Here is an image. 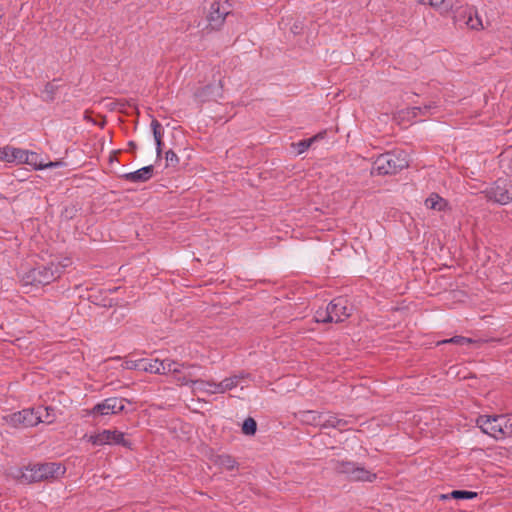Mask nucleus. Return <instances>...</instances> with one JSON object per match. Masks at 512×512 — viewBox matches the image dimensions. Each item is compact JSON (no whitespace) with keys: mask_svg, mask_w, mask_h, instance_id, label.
<instances>
[{"mask_svg":"<svg viewBox=\"0 0 512 512\" xmlns=\"http://www.w3.org/2000/svg\"><path fill=\"white\" fill-rule=\"evenodd\" d=\"M257 431V423L252 417H248L242 424V432L247 436L255 435Z\"/></svg>","mask_w":512,"mask_h":512,"instance_id":"nucleus-26","label":"nucleus"},{"mask_svg":"<svg viewBox=\"0 0 512 512\" xmlns=\"http://www.w3.org/2000/svg\"><path fill=\"white\" fill-rule=\"evenodd\" d=\"M319 136L316 135L312 138H309V139H304V140H301L299 141L298 143L296 144H293V146H295L297 148V153L298 154H302L304 153L305 151H307L309 149V147L312 145V143L318 138Z\"/></svg>","mask_w":512,"mask_h":512,"instance_id":"nucleus-32","label":"nucleus"},{"mask_svg":"<svg viewBox=\"0 0 512 512\" xmlns=\"http://www.w3.org/2000/svg\"><path fill=\"white\" fill-rule=\"evenodd\" d=\"M475 342L476 341L473 340L472 338H468V337H464V336H454L452 338L439 341L437 343V345H441V344H455V345H459V346H464V345L472 344V343H475Z\"/></svg>","mask_w":512,"mask_h":512,"instance_id":"nucleus-24","label":"nucleus"},{"mask_svg":"<svg viewBox=\"0 0 512 512\" xmlns=\"http://www.w3.org/2000/svg\"><path fill=\"white\" fill-rule=\"evenodd\" d=\"M466 24L471 28V29H479L480 27H483L482 26V21L481 19L478 17L477 13L475 14V17H473L471 14L469 15L467 21H466Z\"/></svg>","mask_w":512,"mask_h":512,"instance_id":"nucleus-35","label":"nucleus"},{"mask_svg":"<svg viewBox=\"0 0 512 512\" xmlns=\"http://www.w3.org/2000/svg\"><path fill=\"white\" fill-rule=\"evenodd\" d=\"M489 201L506 205L512 202V184L506 179H498L493 186L485 190Z\"/></svg>","mask_w":512,"mask_h":512,"instance_id":"nucleus-7","label":"nucleus"},{"mask_svg":"<svg viewBox=\"0 0 512 512\" xmlns=\"http://www.w3.org/2000/svg\"><path fill=\"white\" fill-rule=\"evenodd\" d=\"M29 158L25 161L26 164L34 166L35 169L52 168L61 165V162H49L47 164L38 163V154L35 152L28 151Z\"/></svg>","mask_w":512,"mask_h":512,"instance_id":"nucleus-21","label":"nucleus"},{"mask_svg":"<svg viewBox=\"0 0 512 512\" xmlns=\"http://www.w3.org/2000/svg\"><path fill=\"white\" fill-rule=\"evenodd\" d=\"M409 166L408 155L402 150L386 152L373 162L371 174L392 175Z\"/></svg>","mask_w":512,"mask_h":512,"instance_id":"nucleus-2","label":"nucleus"},{"mask_svg":"<svg viewBox=\"0 0 512 512\" xmlns=\"http://www.w3.org/2000/svg\"><path fill=\"white\" fill-rule=\"evenodd\" d=\"M347 302V299L337 297L327 305L328 310L332 312L331 316H333L334 322H342L350 316Z\"/></svg>","mask_w":512,"mask_h":512,"instance_id":"nucleus-12","label":"nucleus"},{"mask_svg":"<svg viewBox=\"0 0 512 512\" xmlns=\"http://www.w3.org/2000/svg\"><path fill=\"white\" fill-rule=\"evenodd\" d=\"M60 269L53 263L49 266H38L31 269L24 277L26 284L47 285L60 276Z\"/></svg>","mask_w":512,"mask_h":512,"instance_id":"nucleus-6","label":"nucleus"},{"mask_svg":"<svg viewBox=\"0 0 512 512\" xmlns=\"http://www.w3.org/2000/svg\"><path fill=\"white\" fill-rule=\"evenodd\" d=\"M212 461L216 466L226 470H233L238 467L236 459L228 454L215 455Z\"/></svg>","mask_w":512,"mask_h":512,"instance_id":"nucleus-17","label":"nucleus"},{"mask_svg":"<svg viewBox=\"0 0 512 512\" xmlns=\"http://www.w3.org/2000/svg\"><path fill=\"white\" fill-rule=\"evenodd\" d=\"M128 146L130 148V151H132V152H135V150L137 149V144L134 141H130L128 143Z\"/></svg>","mask_w":512,"mask_h":512,"instance_id":"nucleus-38","label":"nucleus"},{"mask_svg":"<svg viewBox=\"0 0 512 512\" xmlns=\"http://www.w3.org/2000/svg\"><path fill=\"white\" fill-rule=\"evenodd\" d=\"M125 408L124 399L121 398H107L102 403L93 407L91 413L99 415L117 414Z\"/></svg>","mask_w":512,"mask_h":512,"instance_id":"nucleus-10","label":"nucleus"},{"mask_svg":"<svg viewBox=\"0 0 512 512\" xmlns=\"http://www.w3.org/2000/svg\"><path fill=\"white\" fill-rule=\"evenodd\" d=\"M213 387H214V389L210 390V389H204L202 386H198L195 389H193L192 392L197 397L198 401L207 402L205 396H210V395L217 394V393L223 394L228 389H232L235 386H213Z\"/></svg>","mask_w":512,"mask_h":512,"instance_id":"nucleus-16","label":"nucleus"},{"mask_svg":"<svg viewBox=\"0 0 512 512\" xmlns=\"http://www.w3.org/2000/svg\"><path fill=\"white\" fill-rule=\"evenodd\" d=\"M223 95V85L221 79L217 83H211L204 87L199 88L195 96L201 101H216Z\"/></svg>","mask_w":512,"mask_h":512,"instance_id":"nucleus-11","label":"nucleus"},{"mask_svg":"<svg viewBox=\"0 0 512 512\" xmlns=\"http://www.w3.org/2000/svg\"><path fill=\"white\" fill-rule=\"evenodd\" d=\"M425 205L427 208L437 211H442L447 206V201L436 193H432L426 200Z\"/></svg>","mask_w":512,"mask_h":512,"instance_id":"nucleus-20","label":"nucleus"},{"mask_svg":"<svg viewBox=\"0 0 512 512\" xmlns=\"http://www.w3.org/2000/svg\"><path fill=\"white\" fill-rule=\"evenodd\" d=\"M241 381L255 382L256 375L245 371H239L238 373H235L230 377L225 378L219 384H238Z\"/></svg>","mask_w":512,"mask_h":512,"instance_id":"nucleus-19","label":"nucleus"},{"mask_svg":"<svg viewBox=\"0 0 512 512\" xmlns=\"http://www.w3.org/2000/svg\"><path fill=\"white\" fill-rule=\"evenodd\" d=\"M477 497V493L476 492H473V491H466V490H453L450 494H447V495H441L440 498L441 499H448V498H453V499H473Z\"/></svg>","mask_w":512,"mask_h":512,"instance_id":"nucleus-22","label":"nucleus"},{"mask_svg":"<svg viewBox=\"0 0 512 512\" xmlns=\"http://www.w3.org/2000/svg\"><path fill=\"white\" fill-rule=\"evenodd\" d=\"M434 107L435 106L433 104H428V105H424L423 107H421V106L412 107L410 109V111H411L413 117H416L418 115H425L426 113H428Z\"/></svg>","mask_w":512,"mask_h":512,"instance_id":"nucleus-34","label":"nucleus"},{"mask_svg":"<svg viewBox=\"0 0 512 512\" xmlns=\"http://www.w3.org/2000/svg\"><path fill=\"white\" fill-rule=\"evenodd\" d=\"M11 151H13L11 146L0 148V161L12 162Z\"/></svg>","mask_w":512,"mask_h":512,"instance_id":"nucleus-36","label":"nucleus"},{"mask_svg":"<svg viewBox=\"0 0 512 512\" xmlns=\"http://www.w3.org/2000/svg\"><path fill=\"white\" fill-rule=\"evenodd\" d=\"M34 414L30 410H22L16 413H13L10 415V422L17 426V425H23L25 427L34 425L33 420Z\"/></svg>","mask_w":512,"mask_h":512,"instance_id":"nucleus-14","label":"nucleus"},{"mask_svg":"<svg viewBox=\"0 0 512 512\" xmlns=\"http://www.w3.org/2000/svg\"><path fill=\"white\" fill-rule=\"evenodd\" d=\"M348 424L347 420L337 418L335 416L329 417L323 424L324 428H341Z\"/></svg>","mask_w":512,"mask_h":512,"instance_id":"nucleus-29","label":"nucleus"},{"mask_svg":"<svg viewBox=\"0 0 512 512\" xmlns=\"http://www.w3.org/2000/svg\"><path fill=\"white\" fill-rule=\"evenodd\" d=\"M160 366H162V364H160L158 359H155V360L145 359L144 368L140 369V371L150 372V373H155V374L164 373V368L163 367L160 368Z\"/></svg>","mask_w":512,"mask_h":512,"instance_id":"nucleus-23","label":"nucleus"},{"mask_svg":"<svg viewBox=\"0 0 512 512\" xmlns=\"http://www.w3.org/2000/svg\"><path fill=\"white\" fill-rule=\"evenodd\" d=\"M506 437H512V418L503 416L501 439Z\"/></svg>","mask_w":512,"mask_h":512,"instance_id":"nucleus-30","label":"nucleus"},{"mask_svg":"<svg viewBox=\"0 0 512 512\" xmlns=\"http://www.w3.org/2000/svg\"><path fill=\"white\" fill-rule=\"evenodd\" d=\"M329 467L339 475H345L351 481L373 482L377 476L356 462L341 457L339 452L333 453L328 459Z\"/></svg>","mask_w":512,"mask_h":512,"instance_id":"nucleus-1","label":"nucleus"},{"mask_svg":"<svg viewBox=\"0 0 512 512\" xmlns=\"http://www.w3.org/2000/svg\"><path fill=\"white\" fill-rule=\"evenodd\" d=\"M502 420L503 415H480L476 423L484 433L496 439H501Z\"/></svg>","mask_w":512,"mask_h":512,"instance_id":"nucleus-9","label":"nucleus"},{"mask_svg":"<svg viewBox=\"0 0 512 512\" xmlns=\"http://www.w3.org/2000/svg\"><path fill=\"white\" fill-rule=\"evenodd\" d=\"M419 4L430 5L441 13H447L453 8L452 0H416Z\"/></svg>","mask_w":512,"mask_h":512,"instance_id":"nucleus-18","label":"nucleus"},{"mask_svg":"<svg viewBox=\"0 0 512 512\" xmlns=\"http://www.w3.org/2000/svg\"><path fill=\"white\" fill-rule=\"evenodd\" d=\"M232 15L230 0H216L211 3L206 20L207 27L211 30H219L225 20Z\"/></svg>","mask_w":512,"mask_h":512,"instance_id":"nucleus-5","label":"nucleus"},{"mask_svg":"<svg viewBox=\"0 0 512 512\" xmlns=\"http://www.w3.org/2000/svg\"><path fill=\"white\" fill-rule=\"evenodd\" d=\"M305 416H306L307 420H313L314 421L316 419V415H315V413L313 411H307L305 413Z\"/></svg>","mask_w":512,"mask_h":512,"instance_id":"nucleus-37","label":"nucleus"},{"mask_svg":"<svg viewBox=\"0 0 512 512\" xmlns=\"http://www.w3.org/2000/svg\"><path fill=\"white\" fill-rule=\"evenodd\" d=\"M64 472L65 468L59 463H38L25 467L20 478L22 482L30 484L56 479Z\"/></svg>","mask_w":512,"mask_h":512,"instance_id":"nucleus-3","label":"nucleus"},{"mask_svg":"<svg viewBox=\"0 0 512 512\" xmlns=\"http://www.w3.org/2000/svg\"><path fill=\"white\" fill-rule=\"evenodd\" d=\"M331 313L332 312L329 311L327 307H326V309H319L316 311L315 319L317 322H322V323L334 322L333 316H331Z\"/></svg>","mask_w":512,"mask_h":512,"instance_id":"nucleus-28","label":"nucleus"},{"mask_svg":"<svg viewBox=\"0 0 512 512\" xmlns=\"http://www.w3.org/2000/svg\"><path fill=\"white\" fill-rule=\"evenodd\" d=\"M159 362L162 364L161 367L164 368L163 374L173 373L178 375L176 380L182 381V384H211L210 381L203 380L195 375L193 370L198 369L196 366H185L184 364L169 359Z\"/></svg>","mask_w":512,"mask_h":512,"instance_id":"nucleus-4","label":"nucleus"},{"mask_svg":"<svg viewBox=\"0 0 512 512\" xmlns=\"http://www.w3.org/2000/svg\"><path fill=\"white\" fill-rule=\"evenodd\" d=\"M11 155H12V162L16 161L18 163H25V161H27L29 158L28 150H23L20 148L13 147V151H11Z\"/></svg>","mask_w":512,"mask_h":512,"instance_id":"nucleus-27","label":"nucleus"},{"mask_svg":"<svg viewBox=\"0 0 512 512\" xmlns=\"http://www.w3.org/2000/svg\"><path fill=\"white\" fill-rule=\"evenodd\" d=\"M144 364H145V359H138V360L127 359L124 361L123 366L125 369H128V370L140 371V369L144 368Z\"/></svg>","mask_w":512,"mask_h":512,"instance_id":"nucleus-31","label":"nucleus"},{"mask_svg":"<svg viewBox=\"0 0 512 512\" xmlns=\"http://www.w3.org/2000/svg\"><path fill=\"white\" fill-rule=\"evenodd\" d=\"M165 159L167 167H176L179 163V158L177 154L171 149L166 151Z\"/></svg>","mask_w":512,"mask_h":512,"instance_id":"nucleus-33","label":"nucleus"},{"mask_svg":"<svg viewBox=\"0 0 512 512\" xmlns=\"http://www.w3.org/2000/svg\"><path fill=\"white\" fill-rule=\"evenodd\" d=\"M57 90L58 86L55 83L48 82L42 91V99L46 102L53 101L55 99Z\"/></svg>","mask_w":512,"mask_h":512,"instance_id":"nucleus-25","label":"nucleus"},{"mask_svg":"<svg viewBox=\"0 0 512 512\" xmlns=\"http://www.w3.org/2000/svg\"><path fill=\"white\" fill-rule=\"evenodd\" d=\"M153 172L154 167L149 165L137 171L126 173L122 175V178L133 183H143L152 178Z\"/></svg>","mask_w":512,"mask_h":512,"instance_id":"nucleus-13","label":"nucleus"},{"mask_svg":"<svg viewBox=\"0 0 512 512\" xmlns=\"http://www.w3.org/2000/svg\"><path fill=\"white\" fill-rule=\"evenodd\" d=\"M151 128L153 131V136H154V140H155V144H156L157 158H160L162 155V152H163V147H164V143H163V139H162L164 130H163L161 123L156 119L152 120Z\"/></svg>","mask_w":512,"mask_h":512,"instance_id":"nucleus-15","label":"nucleus"},{"mask_svg":"<svg viewBox=\"0 0 512 512\" xmlns=\"http://www.w3.org/2000/svg\"><path fill=\"white\" fill-rule=\"evenodd\" d=\"M89 441L93 445L118 444L129 447L130 442L124 438V434L119 431L103 430L102 432L91 435Z\"/></svg>","mask_w":512,"mask_h":512,"instance_id":"nucleus-8","label":"nucleus"}]
</instances>
